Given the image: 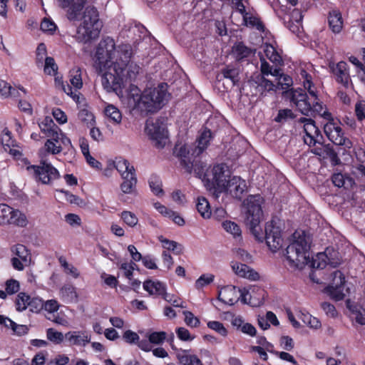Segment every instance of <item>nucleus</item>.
I'll return each mask as SVG.
<instances>
[{
	"mask_svg": "<svg viewBox=\"0 0 365 365\" xmlns=\"http://www.w3.org/2000/svg\"><path fill=\"white\" fill-rule=\"evenodd\" d=\"M114 50L115 42L112 38L107 37L101 41L97 48L94 66L96 71L102 74L103 88L108 93L114 92L120 96L123 86V72L119 63L112 61Z\"/></svg>",
	"mask_w": 365,
	"mask_h": 365,
	"instance_id": "1",
	"label": "nucleus"
},
{
	"mask_svg": "<svg viewBox=\"0 0 365 365\" xmlns=\"http://www.w3.org/2000/svg\"><path fill=\"white\" fill-rule=\"evenodd\" d=\"M262 197L259 195H250L245 201L246 207L245 222L255 239L259 242L266 241L267 245L272 252H276L282 247L283 240L281 230L273 225V222H267L265 225V236L259 227L262 210L261 205Z\"/></svg>",
	"mask_w": 365,
	"mask_h": 365,
	"instance_id": "2",
	"label": "nucleus"
},
{
	"mask_svg": "<svg viewBox=\"0 0 365 365\" xmlns=\"http://www.w3.org/2000/svg\"><path fill=\"white\" fill-rule=\"evenodd\" d=\"M167 84L148 88L143 92L135 86H130L127 95L128 106L143 117L160 110L168 101Z\"/></svg>",
	"mask_w": 365,
	"mask_h": 365,
	"instance_id": "3",
	"label": "nucleus"
},
{
	"mask_svg": "<svg viewBox=\"0 0 365 365\" xmlns=\"http://www.w3.org/2000/svg\"><path fill=\"white\" fill-rule=\"evenodd\" d=\"M82 19V24L77 28L76 38L80 41L87 42L98 36L103 24L93 6L86 8Z\"/></svg>",
	"mask_w": 365,
	"mask_h": 365,
	"instance_id": "4",
	"label": "nucleus"
},
{
	"mask_svg": "<svg viewBox=\"0 0 365 365\" xmlns=\"http://www.w3.org/2000/svg\"><path fill=\"white\" fill-rule=\"evenodd\" d=\"M309 245L304 237H299L286 248V258L290 267L302 269L311 262L308 254Z\"/></svg>",
	"mask_w": 365,
	"mask_h": 365,
	"instance_id": "5",
	"label": "nucleus"
},
{
	"mask_svg": "<svg viewBox=\"0 0 365 365\" xmlns=\"http://www.w3.org/2000/svg\"><path fill=\"white\" fill-rule=\"evenodd\" d=\"M28 223V219L24 213L6 204H0V225H12L25 227Z\"/></svg>",
	"mask_w": 365,
	"mask_h": 365,
	"instance_id": "6",
	"label": "nucleus"
},
{
	"mask_svg": "<svg viewBox=\"0 0 365 365\" xmlns=\"http://www.w3.org/2000/svg\"><path fill=\"white\" fill-rule=\"evenodd\" d=\"M40 164L27 167V170L36 180L41 181L43 184H49L59 178L58 171L51 163L41 160Z\"/></svg>",
	"mask_w": 365,
	"mask_h": 365,
	"instance_id": "7",
	"label": "nucleus"
},
{
	"mask_svg": "<svg viewBox=\"0 0 365 365\" xmlns=\"http://www.w3.org/2000/svg\"><path fill=\"white\" fill-rule=\"evenodd\" d=\"M145 130L150 139L155 143V147L158 148L165 147L168 138V132L160 119H156L155 121L148 120Z\"/></svg>",
	"mask_w": 365,
	"mask_h": 365,
	"instance_id": "8",
	"label": "nucleus"
},
{
	"mask_svg": "<svg viewBox=\"0 0 365 365\" xmlns=\"http://www.w3.org/2000/svg\"><path fill=\"white\" fill-rule=\"evenodd\" d=\"M299 122L304 123V142L309 147L314 146L316 144L322 145L324 143V137L316 125L315 121L312 118H300Z\"/></svg>",
	"mask_w": 365,
	"mask_h": 365,
	"instance_id": "9",
	"label": "nucleus"
},
{
	"mask_svg": "<svg viewBox=\"0 0 365 365\" xmlns=\"http://www.w3.org/2000/svg\"><path fill=\"white\" fill-rule=\"evenodd\" d=\"M227 180L225 174V167L222 164L215 165L212 169L211 174H207L205 180V185L208 189H213L219 192H222L225 190Z\"/></svg>",
	"mask_w": 365,
	"mask_h": 365,
	"instance_id": "10",
	"label": "nucleus"
},
{
	"mask_svg": "<svg viewBox=\"0 0 365 365\" xmlns=\"http://www.w3.org/2000/svg\"><path fill=\"white\" fill-rule=\"evenodd\" d=\"M57 6L65 10L70 21H78L86 0H55Z\"/></svg>",
	"mask_w": 365,
	"mask_h": 365,
	"instance_id": "11",
	"label": "nucleus"
},
{
	"mask_svg": "<svg viewBox=\"0 0 365 365\" xmlns=\"http://www.w3.org/2000/svg\"><path fill=\"white\" fill-rule=\"evenodd\" d=\"M324 132L333 143L338 145H345L349 148L350 140L344 137L341 128L334 120L328 121L324 125Z\"/></svg>",
	"mask_w": 365,
	"mask_h": 365,
	"instance_id": "12",
	"label": "nucleus"
},
{
	"mask_svg": "<svg viewBox=\"0 0 365 365\" xmlns=\"http://www.w3.org/2000/svg\"><path fill=\"white\" fill-rule=\"evenodd\" d=\"M341 264L339 253L336 251L330 252L329 249L324 253H319L315 258H312L311 267L313 269H322L327 264L332 267H336Z\"/></svg>",
	"mask_w": 365,
	"mask_h": 365,
	"instance_id": "13",
	"label": "nucleus"
},
{
	"mask_svg": "<svg viewBox=\"0 0 365 365\" xmlns=\"http://www.w3.org/2000/svg\"><path fill=\"white\" fill-rule=\"evenodd\" d=\"M345 277L340 270H336L331 274V282L326 288L330 296L336 301L342 300L345 296L344 293Z\"/></svg>",
	"mask_w": 365,
	"mask_h": 365,
	"instance_id": "14",
	"label": "nucleus"
},
{
	"mask_svg": "<svg viewBox=\"0 0 365 365\" xmlns=\"http://www.w3.org/2000/svg\"><path fill=\"white\" fill-rule=\"evenodd\" d=\"M182 168L186 173L189 174L194 173L195 177L198 178H203V180L205 181L207 176L205 173L206 164L200 160L199 155H195L189 161L184 159L182 161Z\"/></svg>",
	"mask_w": 365,
	"mask_h": 365,
	"instance_id": "15",
	"label": "nucleus"
},
{
	"mask_svg": "<svg viewBox=\"0 0 365 365\" xmlns=\"http://www.w3.org/2000/svg\"><path fill=\"white\" fill-rule=\"evenodd\" d=\"M330 68L336 82L342 84L346 88H349L351 78L348 64L344 61H339L336 64H331Z\"/></svg>",
	"mask_w": 365,
	"mask_h": 365,
	"instance_id": "16",
	"label": "nucleus"
},
{
	"mask_svg": "<svg viewBox=\"0 0 365 365\" xmlns=\"http://www.w3.org/2000/svg\"><path fill=\"white\" fill-rule=\"evenodd\" d=\"M113 53L112 61L114 62L118 61L123 71L133 54L131 46L128 43H123L119 45L117 48L115 46Z\"/></svg>",
	"mask_w": 365,
	"mask_h": 365,
	"instance_id": "17",
	"label": "nucleus"
},
{
	"mask_svg": "<svg viewBox=\"0 0 365 365\" xmlns=\"http://www.w3.org/2000/svg\"><path fill=\"white\" fill-rule=\"evenodd\" d=\"M247 188L246 182L238 176L230 178L222 192H229L233 197L240 200Z\"/></svg>",
	"mask_w": 365,
	"mask_h": 365,
	"instance_id": "18",
	"label": "nucleus"
},
{
	"mask_svg": "<svg viewBox=\"0 0 365 365\" xmlns=\"http://www.w3.org/2000/svg\"><path fill=\"white\" fill-rule=\"evenodd\" d=\"M218 299L225 304L234 305L240 300L239 291L235 286L224 287L219 292Z\"/></svg>",
	"mask_w": 365,
	"mask_h": 365,
	"instance_id": "19",
	"label": "nucleus"
},
{
	"mask_svg": "<svg viewBox=\"0 0 365 365\" xmlns=\"http://www.w3.org/2000/svg\"><path fill=\"white\" fill-rule=\"evenodd\" d=\"M232 268L235 273L240 277L254 281L259 279V274L245 264L232 262Z\"/></svg>",
	"mask_w": 365,
	"mask_h": 365,
	"instance_id": "20",
	"label": "nucleus"
},
{
	"mask_svg": "<svg viewBox=\"0 0 365 365\" xmlns=\"http://www.w3.org/2000/svg\"><path fill=\"white\" fill-rule=\"evenodd\" d=\"M66 339L71 345L86 346L91 341V337L86 331H68L65 334Z\"/></svg>",
	"mask_w": 365,
	"mask_h": 365,
	"instance_id": "21",
	"label": "nucleus"
},
{
	"mask_svg": "<svg viewBox=\"0 0 365 365\" xmlns=\"http://www.w3.org/2000/svg\"><path fill=\"white\" fill-rule=\"evenodd\" d=\"M217 78L218 81H221L222 78L228 79L234 86L240 81V69L232 66H227L221 70L220 73L217 76Z\"/></svg>",
	"mask_w": 365,
	"mask_h": 365,
	"instance_id": "22",
	"label": "nucleus"
},
{
	"mask_svg": "<svg viewBox=\"0 0 365 365\" xmlns=\"http://www.w3.org/2000/svg\"><path fill=\"white\" fill-rule=\"evenodd\" d=\"M252 81L262 95H264L266 92L276 91L277 90V86L272 81L267 79L264 75L257 74Z\"/></svg>",
	"mask_w": 365,
	"mask_h": 365,
	"instance_id": "23",
	"label": "nucleus"
},
{
	"mask_svg": "<svg viewBox=\"0 0 365 365\" xmlns=\"http://www.w3.org/2000/svg\"><path fill=\"white\" fill-rule=\"evenodd\" d=\"M211 138L210 130L205 128L197 139V145L192 150V155H200L207 148Z\"/></svg>",
	"mask_w": 365,
	"mask_h": 365,
	"instance_id": "24",
	"label": "nucleus"
},
{
	"mask_svg": "<svg viewBox=\"0 0 365 365\" xmlns=\"http://www.w3.org/2000/svg\"><path fill=\"white\" fill-rule=\"evenodd\" d=\"M143 287L150 295L155 294L163 297L166 292L165 284L158 280L148 279L143 282Z\"/></svg>",
	"mask_w": 365,
	"mask_h": 365,
	"instance_id": "25",
	"label": "nucleus"
},
{
	"mask_svg": "<svg viewBox=\"0 0 365 365\" xmlns=\"http://www.w3.org/2000/svg\"><path fill=\"white\" fill-rule=\"evenodd\" d=\"M329 25L334 34L341 32L343 28V21L341 13L337 10L329 12Z\"/></svg>",
	"mask_w": 365,
	"mask_h": 365,
	"instance_id": "26",
	"label": "nucleus"
},
{
	"mask_svg": "<svg viewBox=\"0 0 365 365\" xmlns=\"http://www.w3.org/2000/svg\"><path fill=\"white\" fill-rule=\"evenodd\" d=\"M232 51L237 60L242 61L252 56L255 50L246 46L242 42H239L233 46Z\"/></svg>",
	"mask_w": 365,
	"mask_h": 365,
	"instance_id": "27",
	"label": "nucleus"
},
{
	"mask_svg": "<svg viewBox=\"0 0 365 365\" xmlns=\"http://www.w3.org/2000/svg\"><path fill=\"white\" fill-rule=\"evenodd\" d=\"M123 182L120 185V189L125 194H131L134 191L136 183L137 178L135 173H127L126 175H123Z\"/></svg>",
	"mask_w": 365,
	"mask_h": 365,
	"instance_id": "28",
	"label": "nucleus"
},
{
	"mask_svg": "<svg viewBox=\"0 0 365 365\" xmlns=\"http://www.w3.org/2000/svg\"><path fill=\"white\" fill-rule=\"evenodd\" d=\"M238 291H239V294H240V296H239L240 299L241 300V302L243 304L251 303L250 301V302L247 301V296L250 295V300H251L252 298V294L255 292H259V294L262 295V297L258 299V305H259L264 300V296L265 292L264 289H262L258 287H254L253 288H252L251 292H250L249 290H247L245 289H238Z\"/></svg>",
	"mask_w": 365,
	"mask_h": 365,
	"instance_id": "29",
	"label": "nucleus"
},
{
	"mask_svg": "<svg viewBox=\"0 0 365 365\" xmlns=\"http://www.w3.org/2000/svg\"><path fill=\"white\" fill-rule=\"evenodd\" d=\"M60 295L66 302H77L78 294L76 288L71 284H65L60 289Z\"/></svg>",
	"mask_w": 365,
	"mask_h": 365,
	"instance_id": "30",
	"label": "nucleus"
},
{
	"mask_svg": "<svg viewBox=\"0 0 365 365\" xmlns=\"http://www.w3.org/2000/svg\"><path fill=\"white\" fill-rule=\"evenodd\" d=\"M13 252L25 264L26 266L29 265L31 262V254L29 250L24 245L19 244L12 249Z\"/></svg>",
	"mask_w": 365,
	"mask_h": 365,
	"instance_id": "31",
	"label": "nucleus"
},
{
	"mask_svg": "<svg viewBox=\"0 0 365 365\" xmlns=\"http://www.w3.org/2000/svg\"><path fill=\"white\" fill-rule=\"evenodd\" d=\"M115 168L121 174L122 177L123 175H126L127 173L131 175V173H135L134 167L130 165L128 160L121 158L116 159L115 161Z\"/></svg>",
	"mask_w": 365,
	"mask_h": 365,
	"instance_id": "32",
	"label": "nucleus"
},
{
	"mask_svg": "<svg viewBox=\"0 0 365 365\" xmlns=\"http://www.w3.org/2000/svg\"><path fill=\"white\" fill-rule=\"evenodd\" d=\"M196 208L198 212L203 218H210L212 215L210 207L208 201L205 197H198L196 204Z\"/></svg>",
	"mask_w": 365,
	"mask_h": 365,
	"instance_id": "33",
	"label": "nucleus"
},
{
	"mask_svg": "<svg viewBox=\"0 0 365 365\" xmlns=\"http://www.w3.org/2000/svg\"><path fill=\"white\" fill-rule=\"evenodd\" d=\"M140 67L133 62L128 63L123 71V82L134 80L139 73Z\"/></svg>",
	"mask_w": 365,
	"mask_h": 365,
	"instance_id": "34",
	"label": "nucleus"
},
{
	"mask_svg": "<svg viewBox=\"0 0 365 365\" xmlns=\"http://www.w3.org/2000/svg\"><path fill=\"white\" fill-rule=\"evenodd\" d=\"M243 21L247 26L256 28L259 31H264V26L262 21L255 16H253L250 12L243 17Z\"/></svg>",
	"mask_w": 365,
	"mask_h": 365,
	"instance_id": "35",
	"label": "nucleus"
},
{
	"mask_svg": "<svg viewBox=\"0 0 365 365\" xmlns=\"http://www.w3.org/2000/svg\"><path fill=\"white\" fill-rule=\"evenodd\" d=\"M148 183L151 190L155 195H160L163 194L162 182L159 176L154 174L152 175L148 180Z\"/></svg>",
	"mask_w": 365,
	"mask_h": 365,
	"instance_id": "36",
	"label": "nucleus"
},
{
	"mask_svg": "<svg viewBox=\"0 0 365 365\" xmlns=\"http://www.w3.org/2000/svg\"><path fill=\"white\" fill-rule=\"evenodd\" d=\"M105 114L115 123H120L122 115L120 110L113 105H108L105 109Z\"/></svg>",
	"mask_w": 365,
	"mask_h": 365,
	"instance_id": "37",
	"label": "nucleus"
},
{
	"mask_svg": "<svg viewBox=\"0 0 365 365\" xmlns=\"http://www.w3.org/2000/svg\"><path fill=\"white\" fill-rule=\"evenodd\" d=\"M222 226L226 232L232 234L234 237H241V230L235 222L226 220L222 223Z\"/></svg>",
	"mask_w": 365,
	"mask_h": 365,
	"instance_id": "38",
	"label": "nucleus"
},
{
	"mask_svg": "<svg viewBox=\"0 0 365 365\" xmlns=\"http://www.w3.org/2000/svg\"><path fill=\"white\" fill-rule=\"evenodd\" d=\"M296 117L291 109H281L278 111L277 115L274 118V121L284 123L289 120H292Z\"/></svg>",
	"mask_w": 365,
	"mask_h": 365,
	"instance_id": "39",
	"label": "nucleus"
},
{
	"mask_svg": "<svg viewBox=\"0 0 365 365\" xmlns=\"http://www.w3.org/2000/svg\"><path fill=\"white\" fill-rule=\"evenodd\" d=\"M30 299V296L24 292H20L16 299V309L20 312L25 310L29 307L27 304H29Z\"/></svg>",
	"mask_w": 365,
	"mask_h": 365,
	"instance_id": "40",
	"label": "nucleus"
},
{
	"mask_svg": "<svg viewBox=\"0 0 365 365\" xmlns=\"http://www.w3.org/2000/svg\"><path fill=\"white\" fill-rule=\"evenodd\" d=\"M47 339L54 344H61L65 337L63 333L57 331L52 328H49L46 330Z\"/></svg>",
	"mask_w": 365,
	"mask_h": 365,
	"instance_id": "41",
	"label": "nucleus"
},
{
	"mask_svg": "<svg viewBox=\"0 0 365 365\" xmlns=\"http://www.w3.org/2000/svg\"><path fill=\"white\" fill-rule=\"evenodd\" d=\"M58 66L53 58L47 56L45 58L44 72L50 76H55L57 73Z\"/></svg>",
	"mask_w": 365,
	"mask_h": 365,
	"instance_id": "42",
	"label": "nucleus"
},
{
	"mask_svg": "<svg viewBox=\"0 0 365 365\" xmlns=\"http://www.w3.org/2000/svg\"><path fill=\"white\" fill-rule=\"evenodd\" d=\"M9 327L13 331V334L19 336L25 335L29 331V327L26 325L18 324L14 321H9Z\"/></svg>",
	"mask_w": 365,
	"mask_h": 365,
	"instance_id": "43",
	"label": "nucleus"
},
{
	"mask_svg": "<svg viewBox=\"0 0 365 365\" xmlns=\"http://www.w3.org/2000/svg\"><path fill=\"white\" fill-rule=\"evenodd\" d=\"M293 84L292 78L287 74L283 73L282 75H280L279 77L277 78V89H282L286 90L291 87Z\"/></svg>",
	"mask_w": 365,
	"mask_h": 365,
	"instance_id": "44",
	"label": "nucleus"
},
{
	"mask_svg": "<svg viewBox=\"0 0 365 365\" xmlns=\"http://www.w3.org/2000/svg\"><path fill=\"white\" fill-rule=\"evenodd\" d=\"M207 327L215 331L217 333L220 334L222 336H226L227 335V330L224 327L223 324L218 321H210L207 322Z\"/></svg>",
	"mask_w": 365,
	"mask_h": 365,
	"instance_id": "45",
	"label": "nucleus"
},
{
	"mask_svg": "<svg viewBox=\"0 0 365 365\" xmlns=\"http://www.w3.org/2000/svg\"><path fill=\"white\" fill-rule=\"evenodd\" d=\"M311 103V99L307 97V99H304L302 101H298L295 106L303 115H308L309 112L312 111Z\"/></svg>",
	"mask_w": 365,
	"mask_h": 365,
	"instance_id": "46",
	"label": "nucleus"
},
{
	"mask_svg": "<svg viewBox=\"0 0 365 365\" xmlns=\"http://www.w3.org/2000/svg\"><path fill=\"white\" fill-rule=\"evenodd\" d=\"M121 218L130 227H134L138 224V219L136 215L130 211H123L121 213Z\"/></svg>",
	"mask_w": 365,
	"mask_h": 365,
	"instance_id": "47",
	"label": "nucleus"
},
{
	"mask_svg": "<svg viewBox=\"0 0 365 365\" xmlns=\"http://www.w3.org/2000/svg\"><path fill=\"white\" fill-rule=\"evenodd\" d=\"M38 125L41 130L47 135L51 133V130H53L55 128H58V126L55 125L53 121L48 118H46L44 121L39 123Z\"/></svg>",
	"mask_w": 365,
	"mask_h": 365,
	"instance_id": "48",
	"label": "nucleus"
},
{
	"mask_svg": "<svg viewBox=\"0 0 365 365\" xmlns=\"http://www.w3.org/2000/svg\"><path fill=\"white\" fill-rule=\"evenodd\" d=\"M214 277V275L211 274L201 275L195 282V285L196 289H200L210 284L213 282Z\"/></svg>",
	"mask_w": 365,
	"mask_h": 365,
	"instance_id": "49",
	"label": "nucleus"
},
{
	"mask_svg": "<svg viewBox=\"0 0 365 365\" xmlns=\"http://www.w3.org/2000/svg\"><path fill=\"white\" fill-rule=\"evenodd\" d=\"M182 314L185 316V322L187 326L191 327H197L199 326V319L195 317L191 312L184 311Z\"/></svg>",
	"mask_w": 365,
	"mask_h": 365,
	"instance_id": "50",
	"label": "nucleus"
},
{
	"mask_svg": "<svg viewBox=\"0 0 365 365\" xmlns=\"http://www.w3.org/2000/svg\"><path fill=\"white\" fill-rule=\"evenodd\" d=\"M29 308L32 312H38L43 307V301L38 297L31 298L29 301Z\"/></svg>",
	"mask_w": 365,
	"mask_h": 365,
	"instance_id": "51",
	"label": "nucleus"
},
{
	"mask_svg": "<svg viewBox=\"0 0 365 365\" xmlns=\"http://www.w3.org/2000/svg\"><path fill=\"white\" fill-rule=\"evenodd\" d=\"M59 262L61 263V266L63 267L66 272L71 274L74 278H77L79 276L78 269L73 265L69 264L65 258L61 257L59 258Z\"/></svg>",
	"mask_w": 365,
	"mask_h": 365,
	"instance_id": "52",
	"label": "nucleus"
},
{
	"mask_svg": "<svg viewBox=\"0 0 365 365\" xmlns=\"http://www.w3.org/2000/svg\"><path fill=\"white\" fill-rule=\"evenodd\" d=\"M149 341L151 344H162L166 339V333L165 331H155L149 335Z\"/></svg>",
	"mask_w": 365,
	"mask_h": 365,
	"instance_id": "53",
	"label": "nucleus"
},
{
	"mask_svg": "<svg viewBox=\"0 0 365 365\" xmlns=\"http://www.w3.org/2000/svg\"><path fill=\"white\" fill-rule=\"evenodd\" d=\"M45 149L48 153L58 154L61 152L62 147L61 144H57L53 140H47L44 145Z\"/></svg>",
	"mask_w": 365,
	"mask_h": 365,
	"instance_id": "54",
	"label": "nucleus"
},
{
	"mask_svg": "<svg viewBox=\"0 0 365 365\" xmlns=\"http://www.w3.org/2000/svg\"><path fill=\"white\" fill-rule=\"evenodd\" d=\"M178 337L184 341H190L195 339L194 336H191L190 331L185 327H179L176 329Z\"/></svg>",
	"mask_w": 365,
	"mask_h": 365,
	"instance_id": "55",
	"label": "nucleus"
},
{
	"mask_svg": "<svg viewBox=\"0 0 365 365\" xmlns=\"http://www.w3.org/2000/svg\"><path fill=\"white\" fill-rule=\"evenodd\" d=\"M59 308V304L58 302L55 299L47 300L46 302H43V309L45 311L48 312V314H52L54 312H57Z\"/></svg>",
	"mask_w": 365,
	"mask_h": 365,
	"instance_id": "56",
	"label": "nucleus"
},
{
	"mask_svg": "<svg viewBox=\"0 0 365 365\" xmlns=\"http://www.w3.org/2000/svg\"><path fill=\"white\" fill-rule=\"evenodd\" d=\"M307 95L304 90L299 88L294 90L292 92L291 101L296 104L298 101H302L304 99L307 98Z\"/></svg>",
	"mask_w": 365,
	"mask_h": 365,
	"instance_id": "57",
	"label": "nucleus"
},
{
	"mask_svg": "<svg viewBox=\"0 0 365 365\" xmlns=\"http://www.w3.org/2000/svg\"><path fill=\"white\" fill-rule=\"evenodd\" d=\"M19 290V283L15 279H9L6 282V292L9 294L16 293Z\"/></svg>",
	"mask_w": 365,
	"mask_h": 365,
	"instance_id": "58",
	"label": "nucleus"
},
{
	"mask_svg": "<svg viewBox=\"0 0 365 365\" xmlns=\"http://www.w3.org/2000/svg\"><path fill=\"white\" fill-rule=\"evenodd\" d=\"M177 152V156L180 158V165L182 167V161L186 159L189 161L195 155L190 154V150H187L185 146H181Z\"/></svg>",
	"mask_w": 365,
	"mask_h": 365,
	"instance_id": "59",
	"label": "nucleus"
},
{
	"mask_svg": "<svg viewBox=\"0 0 365 365\" xmlns=\"http://www.w3.org/2000/svg\"><path fill=\"white\" fill-rule=\"evenodd\" d=\"M70 81L71 83L76 88V89H79L82 87L83 83L80 73V69L74 70L73 71Z\"/></svg>",
	"mask_w": 365,
	"mask_h": 365,
	"instance_id": "60",
	"label": "nucleus"
},
{
	"mask_svg": "<svg viewBox=\"0 0 365 365\" xmlns=\"http://www.w3.org/2000/svg\"><path fill=\"white\" fill-rule=\"evenodd\" d=\"M123 338L125 341L128 344H137L139 341V336L138 334L131 330L125 331L123 335Z\"/></svg>",
	"mask_w": 365,
	"mask_h": 365,
	"instance_id": "61",
	"label": "nucleus"
},
{
	"mask_svg": "<svg viewBox=\"0 0 365 365\" xmlns=\"http://www.w3.org/2000/svg\"><path fill=\"white\" fill-rule=\"evenodd\" d=\"M303 322L308 324L311 328L318 329L321 327V322L319 320L309 314L304 315Z\"/></svg>",
	"mask_w": 365,
	"mask_h": 365,
	"instance_id": "62",
	"label": "nucleus"
},
{
	"mask_svg": "<svg viewBox=\"0 0 365 365\" xmlns=\"http://www.w3.org/2000/svg\"><path fill=\"white\" fill-rule=\"evenodd\" d=\"M270 353L279 356L282 360L289 361L293 365H298L294 358L287 352L278 351H270Z\"/></svg>",
	"mask_w": 365,
	"mask_h": 365,
	"instance_id": "63",
	"label": "nucleus"
},
{
	"mask_svg": "<svg viewBox=\"0 0 365 365\" xmlns=\"http://www.w3.org/2000/svg\"><path fill=\"white\" fill-rule=\"evenodd\" d=\"M355 113L359 120L365 119V101H361L355 106Z\"/></svg>",
	"mask_w": 365,
	"mask_h": 365,
	"instance_id": "64",
	"label": "nucleus"
}]
</instances>
